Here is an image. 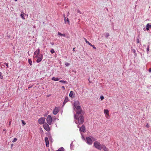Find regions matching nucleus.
<instances>
[{
	"label": "nucleus",
	"instance_id": "f257e3e1",
	"mask_svg": "<svg viewBox=\"0 0 151 151\" xmlns=\"http://www.w3.org/2000/svg\"><path fill=\"white\" fill-rule=\"evenodd\" d=\"M74 121L77 124H80L83 123L84 121L83 116L81 113H77L74 115Z\"/></svg>",
	"mask_w": 151,
	"mask_h": 151
},
{
	"label": "nucleus",
	"instance_id": "20e7f679",
	"mask_svg": "<svg viewBox=\"0 0 151 151\" xmlns=\"http://www.w3.org/2000/svg\"><path fill=\"white\" fill-rule=\"evenodd\" d=\"M46 121L48 124L50 125L51 124L52 119L51 116L50 115H48L46 119Z\"/></svg>",
	"mask_w": 151,
	"mask_h": 151
},
{
	"label": "nucleus",
	"instance_id": "58836bf2",
	"mask_svg": "<svg viewBox=\"0 0 151 151\" xmlns=\"http://www.w3.org/2000/svg\"><path fill=\"white\" fill-rule=\"evenodd\" d=\"M49 137V139L50 140L52 139V138L51 137H50H50Z\"/></svg>",
	"mask_w": 151,
	"mask_h": 151
},
{
	"label": "nucleus",
	"instance_id": "7c9ffc66",
	"mask_svg": "<svg viewBox=\"0 0 151 151\" xmlns=\"http://www.w3.org/2000/svg\"><path fill=\"white\" fill-rule=\"evenodd\" d=\"M70 63H65V65L66 66H68L70 65Z\"/></svg>",
	"mask_w": 151,
	"mask_h": 151
},
{
	"label": "nucleus",
	"instance_id": "6e6552de",
	"mask_svg": "<svg viewBox=\"0 0 151 151\" xmlns=\"http://www.w3.org/2000/svg\"><path fill=\"white\" fill-rule=\"evenodd\" d=\"M86 142L89 145H91L92 144V141L91 138L87 137H86Z\"/></svg>",
	"mask_w": 151,
	"mask_h": 151
},
{
	"label": "nucleus",
	"instance_id": "412c9836",
	"mask_svg": "<svg viewBox=\"0 0 151 151\" xmlns=\"http://www.w3.org/2000/svg\"><path fill=\"white\" fill-rule=\"evenodd\" d=\"M73 92L72 91H71L70 92V93H69V96L71 97H73Z\"/></svg>",
	"mask_w": 151,
	"mask_h": 151
},
{
	"label": "nucleus",
	"instance_id": "7ed1b4c3",
	"mask_svg": "<svg viewBox=\"0 0 151 151\" xmlns=\"http://www.w3.org/2000/svg\"><path fill=\"white\" fill-rule=\"evenodd\" d=\"M93 145L96 149L101 150L102 149V146L100 142L98 141H95L93 143Z\"/></svg>",
	"mask_w": 151,
	"mask_h": 151
},
{
	"label": "nucleus",
	"instance_id": "1a4fd4ad",
	"mask_svg": "<svg viewBox=\"0 0 151 151\" xmlns=\"http://www.w3.org/2000/svg\"><path fill=\"white\" fill-rule=\"evenodd\" d=\"M45 141L46 143V146L47 147H49V141L48 138L46 137L45 138Z\"/></svg>",
	"mask_w": 151,
	"mask_h": 151
},
{
	"label": "nucleus",
	"instance_id": "0eeeda50",
	"mask_svg": "<svg viewBox=\"0 0 151 151\" xmlns=\"http://www.w3.org/2000/svg\"><path fill=\"white\" fill-rule=\"evenodd\" d=\"M43 127L47 131L49 132L50 130L49 126L47 124H45L43 125Z\"/></svg>",
	"mask_w": 151,
	"mask_h": 151
},
{
	"label": "nucleus",
	"instance_id": "72a5a7b5",
	"mask_svg": "<svg viewBox=\"0 0 151 151\" xmlns=\"http://www.w3.org/2000/svg\"><path fill=\"white\" fill-rule=\"evenodd\" d=\"M137 43H139L140 42L139 39H138V38L137 39Z\"/></svg>",
	"mask_w": 151,
	"mask_h": 151
},
{
	"label": "nucleus",
	"instance_id": "ddd939ff",
	"mask_svg": "<svg viewBox=\"0 0 151 151\" xmlns=\"http://www.w3.org/2000/svg\"><path fill=\"white\" fill-rule=\"evenodd\" d=\"M149 28H151V25H150L149 24H147L146 26V29L147 30H149Z\"/></svg>",
	"mask_w": 151,
	"mask_h": 151
},
{
	"label": "nucleus",
	"instance_id": "a19ab883",
	"mask_svg": "<svg viewBox=\"0 0 151 151\" xmlns=\"http://www.w3.org/2000/svg\"><path fill=\"white\" fill-rule=\"evenodd\" d=\"M50 44L52 45H53L54 44V43L53 42H51Z\"/></svg>",
	"mask_w": 151,
	"mask_h": 151
},
{
	"label": "nucleus",
	"instance_id": "b1692460",
	"mask_svg": "<svg viewBox=\"0 0 151 151\" xmlns=\"http://www.w3.org/2000/svg\"><path fill=\"white\" fill-rule=\"evenodd\" d=\"M149 48H150V45H148L147 46V54L148 53V51L149 50Z\"/></svg>",
	"mask_w": 151,
	"mask_h": 151
},
{
	"label": "nucleus",
	"instance_id": "49530a36",
	"mask_svg": "<svg viewBox=\"0 0 151 151\" xmlns=\"http://www.w3.org/2000/svg\"><path fill=\"white\" fill-rule=\"evenodd\" d=\"M135 51L134 50L133 51V52H135Z\"/></svg>",
	"mask_w": 151,
	"mask_h": 151
},
{
	"label": "nucleus",
	"instance_id": "2f4dec72",
	"mask_svg": "<svg viewBox=\"0 0 151 151\" xmlns=\"http://www.w3.org/2000/svg\"><path fill=\"white\" fill-rule=\"evenodd\" d=\"M22 122L23 124L25 125L26 124V123L23 120H22Z\"/></svg>",
	"mask_w": 151,
	"mask_h": 151
},
{
	"label": "nucleus",
	"instance_id": "a18cd8bd",
	"mask_svg": "<svg viewBox=\"0 0 151 151\" xmlns=\"http://www.w3.org/2000/svg\"><path fill=\"white\" fill-rule=\"evenodd\" d=\"M73 51H75V48H74L73 49Z\"/></svg>",
	"mask_w": 151,
	"mask_h": 151
},
{
	"label": "nucleus",
	"instance_id": "f03ea898",
	"mask_svg": "<svg viewBox=\"0 0 151 151\" xmlns=\"http://www.w3.org/2000/svg\"><path fill=\"white\" fill-rule=\"evenodd\" d=\"M74 105L75 108L76 109V112L77 113H81V109L79 105V103L78 101H76L74 102Z\"/></svg>",
	"mask_w": 151,
	"mask_h": 151
},
{
	"label": "nucleus",
	"instance_id": "aec40b11",
	"mask_svg": "<svg viewBox=\"0 0 151 151\" xmlns=\"http://www.w3.org/2000/svg\"><path fill=\"white\" fill-rule=\"evenodd\" d=\"M58 35H60L61 36H62L64 37H65V34H62L59 32H58Z\"/></svg>",
	"mask_w": 151,
	"mask_h": 151
},
{
	"label": "nucleus",
	"instance_id": "2eb2a0df",
	"mask_svg": "<svg viewBox=\"0 0 151 151\" xmlns=\"http://www.w3.org/2000/svg\"><path fill=\"white\" fill-rule=\"evenodd\" d=\"M109 110L107 109H105L104 110V113L105 114H106L108 116H109Z\"/></svg>",
	"mask_w": 151,
	"mask_h": 151
},
{
	"label": "nucleus",
	"instance_id": "9b49d317",
	"mask_svg": "<svg viewBox=\"0 0 151 151\" xmlns=\"http://www.w3.org/2000/svg\"><path fill=\"white\" fill-rule=\"evenodd\" d=\"M79 130L80 132H84L85 130V126L83 125L80 128Z\"/></svg>",
	"mask_w": 151,
	"mask_h": 151
},
{
	"label": "nucleus",
	"instance_id": "a211bd4d",
	"mask_svg": "<svg viewBox=\"0 0 151 151\" xmlns=\"http://www.w3.org/2000/svg\"><path fill=\"white\" fill-rule=\"evenodd\" d=\"M59 78H55V77H52V79L55 81H58L59 80Z\"/></svg>",
	"mask_w": 151,
	"mask_h": 151
},
{
	"label": "nucleus",
	"instance_id": "6ab92c4d",
	"mask_svg": "<svg viewBox=\"0 0 151 151\" xmlns=\"http://www.w3.org/2000/svg\"><path fill=\"white\" fill-rule=\"evenodd\" d=\"M83 39L85 40V42L86 43H88L89 45L92 46V44L90 43L85 38H83Z\"/></svg>",
	"mask_w": 151,
	"mask_h": 151
},
{
	"label": "nucleus",
	"instance_id": "393cba45",
	"mask_svg": "<svg viewBox=\"0 0 151 151\" xmlns=\"http://www.w3.org/2000/svg\"><path fill=\"white\" fill-rule=\"evenodd\" d=\"M20 16L22 18V19H25V18L24 17V14H22L21 15H20Z\"/></svg>",
	"mask_w": 151,
	"mask_h": 151
},
{
	"label": "nucleus",
	"instance_id": "39448f33",
	"mask_svg": "<svg viewBox=\"0 0 151 151\" xmlns=\"http://www.w3.org/2000/svg\"><path fill=\"white\" fill-rule=\"evenodd\" d=\"M36 58H37V59L36 60V62L37 63H39L40 62L43 58V55L41 54L40 55H38V57H35Z\"/></svg>",
	"mask_w": 151,
	"mask_h": 151
},
{
	"label": "nucleus",
	"instance_id": "e433bc0d",
	"mask_svg": "<svg viewBox=\"0 0 151 151\" xmlns=\"http://www.w3.org/2000/svg\"><path fill=\"white\" fill-rule=\"evenodd\" d=\"M37 51H35V52H34V55H37Z\"/></svg>",
	"mask_w": 151,
	"mask_h": 151
},
{
	"label": "nucleus",
	"instance_id": "cd10ccee",
	"mask_svg": "<svg viewBox=\"0 0 151 151\" xmlns=\"http://www.w3.org/2000/svg\"><path fill=\"white\" fill-rule=\"evenodd\" d=\"M50 52L52 54H53L55 52V51L53 49H52L50 50Z\"/></svg>",
	"mask_w": 151,
	"mask_h": 151
},
{
	"label": "nucleus",
	"instance_id": "09e8293b",
	"mask_svg": "<svg viewBox=\"0 0 151 151\" xmlns=\"http://www.w3.org/2000/svg\"><path fill=\"white\" fill-rule=\"evenodd\" d=\"M15 1H17V0H14Z\"/></svg>",
	"mask_w": 151,
	"mask_h": 151
},
{
	"label": "nucleus",
	"instance_id": "dca6fc26",
	"mask_svg": "<svg viewBox=\"0 0 151 151\" xmlns=\"http://www.w3.org/2000/svg\"><path fill=\"white\" fill-rule=\"evenodd\" d=\"M37 55H36V57H38V55H40V50L39 48H38L37 50Z\"/></svg>",
	"mask_w": 151,
	"mask_h": 151
},
{
	"label": "nucleus",
	"instance_id": "5701e85b",
	"mask_svg": "<svg viewBox=\"0 0 151 151\" xmlns=\"http://www.w3.org/2000/svg\"><path fill=\"white\" fill-rule=\"evenodd\" d=\"M28 62L30 65H32V62L31 59H28Z\"/></svg>",
	"mask_w": 151,
	"mask_h": 151
},
{
	"label": "nucleus",
	"instance_id": "f704fd0d",
	"mask_svg": "<svg viewBox=\"0 0 151 151\" xmlns=\"http://www.w3.org/2000/svg\"><path fill=\"white\" fill-rule=\"evenodd\" d=\"M4 64L6 65L7 68H8L9 67L8 63H5Z\"/></svg>",
	"mask_w": 151,
	"mask_h": 151
},
{
	"label": "nucleus",
	"instance_id": "c9c22d12",
	"mask_svg": "<svg viewBox=\"0 0 151 151\" xmlns=\"http://www.w3.org/2000/svg\"><path fill=\"white\" fill-rule=\"evenodd\" d=\"M91 46L93 47V49H96V47H95V46L94 45H92V46Z\"/></svg>",
	"mask_w": 151,
	"mask_h": 151
},
{
	"label": "nucleus",
	"instance_id": "8fccbe9b",
	"mask_svg": "<svg viewBox=\"0 0 151 151\" xmlns=\"http://www.w3.org/2000/svg\"><path fill=\"white\" fill-rule=\"evenodd\" d=\"M77 127H78V128H79V126H78Z\"/></svg>",
	"mask_w": 151,
	"mask_h": 151
},
{
	"label": "nucleus",
	"instance_id": "f8f14e48",
	"mask_svg": "<svg viewBox=\"0 0 151 151\" xmlns=\"http://www.w3.org/2000/svg\"><path fill=\"white\" fill-rule=\"evenodd\" d=\"M68 101V97L66 96L65 97V99L64 101V102L63 104V106L65 104V103L67 102Z\"/></svg>",
	"mask_w": 151,
	"mask_h": 151
},
{
	"label": "nucleus",
	"instance_id": "4468645a",
	"mask_svg": "<svg viewBox=\"0 0 151 151\" xmlns=\"http://www.w3.org/2000/svg\"><path fill=\"white\" fill-rule=\"evenodd\" d=\"M102 148L104 151H108V149L104 145H102Z\"/></svg>",
	"mask_w": 151,
	"mask_h": 151
},
{
	"label": "nucleus",
	"instance_id": "de8ad7c7",
	"mask_svg": "<svg viewBox=\"0 0 151 151\" xmlns=\"http://www.w3.org/2000/svg\"><path fill=\"white\" fill-rule=\"evenodd\" d=\"M144 30L145 31V28H144Z\"/></svg>",
	"mask_w": 151,
	"mask_h": 151
},
{
	"label": "nucleus",
	"instance_id": "37998d69",
	"mask_svg": "<svg viewBox=\"0 0 151 151\" xmlns=\"http://www.w3.org/2000/svg\"><path fill=\"white\" fill-rule=\"evenodd\" d=\"M78 13H80V11L79 10H78Z\"/></svg>",
	"mask_w": 151,
	"mask_h": 151
},
{
	"label": "nucleus",
	"instance_id": "423d86ee",
	"mask_svg": "<svg viewBox=\"0 0 151 151\" xmlns=\"http://www.w3.org/2000/svg\"><path fill=\"white\" fill-rule=\"evenodd\" d=\"M45 119V117H41L38 120L39 123L41 124H43L44 123Z\"/></svg>",
	"mask_w": 151,
	"mask_h": 151
},
{
	"label": "nucleus",
	"instance_id": "f3484780",
	"mask_svg": "<svg viewBox=\"0 0 151 151\" xmlns=\"http://www.w3.org/2000/svg\"><path fill=\"white\" fill-rule=\"evenodd\" d=\"M64 20H65V23H67H67H68L69 24V20L68 18H67L66 19V17H65V16H64Z\"/></svg>",
	"mask_w": 151,
	"mask_h": 151
},
{
	"label": "nucleus",
	"instance_id": "473e14b6",
	"mask_svg": "<svg viewBox=\"0 0 151 151\" xmlns=\"http://www.w3.org/2000/svg\"><path fill=\"white\" fill-rule=\"evenodd\" d=\"M104 99V97L103 96H101L100 99H101V100H103Z\"/></svg>",
	"mask_w": 151,
	"mask_h": 151
},
{
	"label": "nucleus",
	"instance_id": "c85d7f7f",
	"mask_svg": "<svg viewBox=\"0 0 151 151\" xmlns=\"http://www.w3.org/2000/svg\"><path fill=\"white\" fill-rule=\"evenodd\" d=\"M60 82L62 83H66V82L64 80H60L59 81Z\"/></svg>",
	"mask_w": 151,
	"mask_h": 151
},
{
	"label": "nucleus",
	"instance_id": "9d476101",
	"mask_svg": "<svg viewBox=\"0 0 151 151\" xmlns=\"http://www.w3.org/2000/svg\"><path fill=\"white\" fill-rule=\"evenodd\" d=\"M58 109L57 107H55L53 111V114L54 115H56L58 113Z\"/></svg>",
	"mask_w": 151,
	"mask_h": 151
},
{
	"label": "nucleus",
	"instance_id": "4be33fe9",
	"mask_svg": "<svg viewBox=\"0 0 151 151\" xmlns=\"http://www.w3.org/2000/svg\"><path fill=\"white\" fill-rule=\"evenodd\" d=\"M55 151H64V149L63 147H61L59 148L58 150H56Z\"/></svg>",
	"mask_w": 151,
	"mask_h": 151
},
{
	"label": "nucleus",
	"instance_id": "c756f323",
	"mask_svg": "<svg viewBox=\"0 0 151 151\" xmlns=\"http://www.w3.org/2000/svg\"><path fill=\"white\" fill-rule=\"evenodd\" d=\"M17 140V139L16 138H14V139H13V140L12 142H16Z\"/></svg>",
	"mask_w": 151,
	"mask_h": 151
},
{
	"label": "nucleus",
	"instance_id": "4c0bfd02",
	"mask_svg": "<svg viewBox=\"0 0 151 151\" xmlns=\"http://www.w3.org/2000/svg\"><path fill=\"white\" fill-rule=\"evenodd\" d=\"M148 70L150 73L151 72V67Z\"/></svg>",
	"mask_w": 151,
	"mask_h": 151
},
{
	"label": "nucleus",
	"instance_id": "ea45409f",
	"mask_svg": "<svg viewBox=\"0 0 151 151\" xmlns=\"http://www.w3.org/2000/svg\"><path fill=\"white\" fill-rule=\"evenodd\" d=\"M62 88H63L64 90L65 89V87L64 86H62Z\"/></svg>",
	"mask_w": 151,
	"mask_h": 151
},
{
	"label": "nucleus",
	"instance_id": "c03bdc74",
	"mask_svg": "<svg viewBox=\"0 0 151 151\" xmlns=\"http://www.w3.org/2000/svg\"><path fill=\"white\" fill-rule=\"evenodd\" d=\"M11 124V122H9V125H10V124Z\"/></svg>",
	"mask_w": 151,
	"mask_h": 151
},
{
	"label": "nucleus",
	"instance_id": "bb28decb",
	"mask_svg": "<svg viewBox=\"0 0 151 151\" xmlns=\"http://www.w3.org/2000/svg\"><path fill=\"white\" fill-rule=\"evenodd\" d=\"M3 78V76H2V73L1 72H0V78L1 79H2Z\"/></svg>",
	"mask_w": 151,
	"mask_h": 151
},
{
	"label": "nucleus",
	"instance_id": "a878e982",
	"mask_svg": "<svg viewBox=\"0 0 151 151\" xmlns=\"http://www.w3.org/2000/svg\"><path fill=\"white\" fill-rule=\"evenodd\" d=\"M109 35V34L108 33H105V36L106 37H108Z\"/></svg>",
	"mask_w": 151,
	"mask_h": 151
},
{
	"label": "nucleus",
	"instance_id": "79ce46f5",
	"mask_svg": "<svg viewBox=\"0 0 151 151\" xmlns=\"http://www.w3.org/2000/svg\"><path fill=\"white\" fill-rule=\"evenodd\" d=\"M50 96V95L49 94V95H48L47 96V97H48Z\"/></svg>",
	"mask_w": 151,
	"mask_h": 151
}]
</instances>
